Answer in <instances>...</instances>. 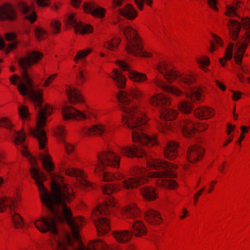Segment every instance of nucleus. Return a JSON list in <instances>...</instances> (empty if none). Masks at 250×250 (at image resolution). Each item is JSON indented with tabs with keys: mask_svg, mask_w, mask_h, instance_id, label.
<instances>
[{
	"mask_svg": "<svg viewBox=\"0 0 250 250\" xmlns=\"http://www.w3.org/2000/svg\"><path fill=\"white\" fill-rule=\"evenodd\" d=\"M150 103L153 105L161 107L160 112L161 117L165 120H172L176 117L177 113L167 106L170 103V101L166 95L158 94L153 96L149 101Z\"/></svg>",
	"mask_w": 250,
	"mask_h": 250,
	"instance_id": "10",
	"label": "nucleus"
},
{
	"mask_svg": "<svg viewBox=\"0 0 250 250\" xmlns=\"http://www.w3.org/2000/svg\"><path fill=\"white\" fill-rule=\"evenodd\" d=\"M113 75L111 77L119 88H123L126 83V78L122 74L116 69L113 71Z\"/></svg>",
	"mask_w": 250,
	"mask_h": 250,
	"instance_id": "31",
	"label": "nucleus"
},
{
	"mask_svg": "<svg viewBox=\"0 0 250 250\" xmlns=\"http://www.w3.org/2000/svg\"><path fill=\"white\" fill-rule=\"evenodd\" d=\"M15 18V11L11 5L6 4L0 7V20L13 21Z\"/></svg>",
	"mask_w": 250,
	"mask_h": 250,
	"instance_id": "20",
	"label": "nucleus"
},
{
	"mask_svg": "<svg viewBox=\"0 0 250 250\" xmlns=\"http://www.w3.org/2000/svg\"><path fill=\"white\" fill-rule=\"evenodd\" d=\"M67 23L73 26L75 32L82 34L92 32V28L89 25H84L81 21H78L73 15H70L67 19Z\"/></svg>",
	"mask_w": 250,
	"mask_h": 250,
	"instance_id": "16",
	"label": "nucleus"
},
{
	"mask_svg": "<svg viewBox=\"0 0 250 250\" xmlns=\"http://www.w3.org/2000/svg\"><path fill=\"white\" fill-rule=\"evenodd\" d=\"M205 189V187L202 188L199 191H198L196 193V196H200L202 194V192L204 191Z\"/></svg>",
	"mask_w": 250,
	"mask_h": 250,
	"instance_id": "60",
	"label": "nucleus"
},
{
	"mask_svg": "<svg viewBox=\"0 0 250 250\" xmlns=\"http://www.w3.org/2000/svg\"><path fill=\"white\" fill-rule=\"evenodd\" d=\"M250 126L249 127H247V126H241L240 128H241V130L242 131V133L241 134H243V133H246L248 132L249 131V129L250 128Z\"/></svg>",
	"mask_w": 250,
	"mask_h": 250,
	"instance_id": "56",
	"label": "nucleus"
},
{
	"mask_svg": "<svg viewBox=\"0 0 250 250\" xmlns=\"http://www.w3.org/2000/svg\"><path fill=\"white\" fill-rule=\"evenodd\" d=\"M198 63L202 66L203 65H208L209 63V59L207 57H205L202 60H197Z\"/></svg>",
	"mask_w": 250,
	"mask_h": 250,
	"instance_id": "44",
	"label": "nucleus"
},
{
	"mask_svg": "<svg viewBox=\"0 0 250 250\" xmlns=\"http://www.w3.org/2000/svg\"><path fill=\"white\" fill-rule=\"evenodd\" d=\"M115 203L112 197H109L104 204L100 206L93 213V220L97 228L98 234L100 236L107 233L110 227L108 219L105 215H108L110 211V208L114 207Z\"/></svg>",
	"mask_w": 250,
	"mask_h": 250,
	"instance_id": "7",
	"label": "nucleus"
},
{
	"mask_svg": "<svg viewBox=\"0 0 250 250\" xmlns=\"http://www.w3.org/2000/svg\"><path fill=\"white\" fill-rule=\"evenodd\" d=\"M19 6L21 11L25 15V19L29 20L31 23H33L36 21V13L32 7L23 2L19 3Z\"/></svg>",
	"mask_w": 250,
	"mask_h": 250,
	"instance_id": "25",
	"label": "nucleus"
},
{
	"mask_svg": "<svg viewBox=\"0 0 250 250\" xmlns=\"http://www.w3.org/2000/svg\"><path fill=\"white\" fill-rule=\"evenodd\" d=\"M64 133V130L62 126H59L57 130V134L61 137H62Z\"/></svg>",
	"mask_w": 250,
	"mask_h": 250,
	"instance_id": "50",
	"label": "nucleus"
},
{
	"mask_svg": "<svg viewBox=\"0 0 250 250\" xmlns=\"http://www.w3.org/2000/svg\"><path fill=\"white\" fill-rule=\"evenodd\" d=\"M48 0H36L38 5L40 6H46L48 5Z\"/></svg>",
	"mask_w": 250,
	"mask_h": 250,
	"instance_id": "48",
	"label": "nucleus"
},
{
	"mask_svg": "<svg viewBox=\"0 0 250 250\" xmlns=\"http://www.w3.org/2000/svg\"><path fill=\"white\" fill-rule=\"evenodd\" d=\"M216 183V181H212L211 182V185H212V186H211V188L208 191V192L209 193H210L212 190H213V185L214 184H215Z\"/></svg>",
	"mask_w": 250,
	"mask_h": 250,
	"instance_id": "63",
	"label": "nucleus"
},
{
	"mask_svg": "<svg viewBox=\"0 0 250 250\" xmlns=\"http://www.w3.org/2000/svg\"><path fill=\"white\" fill-rule=\"evenodd\" d=\"M146 220L153 225L160 224L162 222L160 214L157 211L149 209L145 214Z\"/></svg>",
	"mask_w": 250,
	"mask_h": 250,
	"instance_id": "24",
	"label": "nucleus"
},
{
	"mask_svg": "<svg viewBox=\"0 0 250 250\" xmlns=\"http://www.w3.org/2000/svg\"><path fill=\"white\" fill-rule=\"evenodd\" d=\"M0 124L2 126L4 127L7 129L9 130L12 129L13 126V125L10 123L8 118L6 117H3L0 119Z\"/></svg>",
	"mask_w": 250,
	"mask_h": 250,
	"instance_id": "38",
	"label": "nucleus"
},
{
	"mask_svg": "<svg viewBox=\"0 0 250 250\" xmlns=\"http://www.w3.org/2000/svg\"><path fill=\"white\" fill-rule=\"evenodd\" d=\"M186 94L188 98H190L191 101L194 103L201 101L202 98L201 89L198 87H189Z\"/></svg>",
	"mask_w": 250,
	"mask_h": 250,
	"instance_id": "30",
	"label": "nucleus"
},
{
	"mask_svg": "<svg viewBox=\"0 0 250 250\" xmlns=\"http://www.w3.org/2000/svg\"><path fill=\"white\" fill-rule=\"evenodd\" d=\"M40 159L42 161L43 167L47 172H50L53 170L54 166L49 155L41 154Z\"/></svg>",
	"mask_w": 250,
	"mask_h": 250,
	"instance_id": "33",
	"label": "nucleus"
},
{
	"mask_svg": "<svg viewBox=\"0 0 250 250\" xmlns=\"http://www.w3.org/2000/svg\"><path fill=\"white\" fill-rule=\"evenodd\" d=\"M208 3L212 9L216 10H217V8L215 6L216 0H208Z\"/></svg>",
	"mask_w": 250,
	"mask_h": 250,
	"instance_id": "52",
	"label": "nucleus"
},
{
	"mask_svg": "<svg viewBox=\"0 0 250 250\" xmlns=\"http://www.w3.org/2000/svg\"><path fill=\"white\" fill-rule=\"evenodd\" d=\"M117 63L124 71L128 72V77L132 81L138 83H142L146 80V76L145 74L131 70L130 66L126 62L122 61H118Z\"/></svg>",
	"mask_w": 250,
	"mask_h": 250,
	"instance_id": "14",
	"label": "nucleus"
},
{
	"mask_svg": "<svg viewBox=\"0 0 250 250\" xmlns=\"http://www.w3.org/2000/svg\"><path fill=\"white\" fill-rule=\"evenodd\" d=\"M235 127L234 125H231L230 124L228 125L227 133L229 135L231 131H233Z\"/></svg>",
	"mask_w": 250,
	"mask_h": 250,
	"instance_id": "55",
	"label": "nucleus"
},
{
	"mask_svg": "<svg viewBox=\"0 0 250 250\" xmlns=\"http://www.w3.org/2000/svg\"><path fill=\"white\" fill-rule=\"evenodd\" d=\"M179 125L183 135L186 137H192L196 130L201 132L207 128V125L203 123H199L196 127L194 123L188 116L179 123Z\"/></svg>",
	"mask_w": 250,
	"mask_h": 250,
	"instance_id": "12",
	"label": "nucleus"
},
{
	"mask_svg": "<svg viewBox=\"0 0 250 250\" xmlns=\"http://www.w3.org/2000/svg\"><path fill=\"white\" fill-rule=\"evenodd\" d=\"M98 165L95 169V172L100 171V176L104 181H110L114 180L121 181V184L113 185L107 184L102 186V191L104 194L109 195L114 192L120 190L122 188L126 189H131L141 185L146 181V177L157 178V185L167 188H174L176 187L177 183L172 180L167 178H175L176 173L174 172L177 167L171 163H168L162 160L150 159L147 161V165L157 170L155 172H147L144 168L136 167L134 174L131 177L125 178L121 173L116 175L108 172L103 171L105 167H111L118 168L120 166V157L110 150L104 151L97 154Z\"/></svg>",
	"mask_w": 250,
	"mask_h": 250,
	"instance_id": "2",
	"label": "nucleus"
},
{
	"mask_svg": "<svg viewBox=\"0 0 250 250\" xmlns=\"http://www.w3.org/2000/svg\"><path fill=\"white\" fill-rule=\"evenodd\" d=\"M57 74H55L50 76L48 79L45 81L44 85L47 86L49 85V83L57 77Z\"/></svg>",
	"mask_w": 250,
	"mask_h": 250,
	"instance_id": "45",
	"label": "nucleus"
},
{
	"mask_svg": "<svg viewBox=\"0 0 250 250\" xmlns=\"http://www.w3.org/2000/svg\"><path fill=\"white\" fill-rule=\"evenodd\" d=\"M232 92H233V95H232L233 100L234 101L238 100L240 97L241 93L239 92L234 91H232Z\"/></svg>",
	"mask_w": 250,
	"mask_h": 250,
	"instance_id": "51",
	"label": "nucleus"
},
{
	"mask_svg": "<svg viewBox=\"0 0 250 250\" xmlns=\"http://www.w3.org/2000/svg\"><path fill=\"white\" fill-rule=\"evenodd\" d=\"M188 213V211L186 209H184V214H183V215L181 216L180 217V218L182 219H184L186 217V216L187 215Z\"/></svg>",
	"mask_w": 250,
	"mask_h": 250,
	"instance_id": "62",
	"label": "nucleus"
},
{
	"mask_svg": "<svg viewBox=\"0 0 250 250\" xmlns=\"http://www.w3.org/2000/svg\"><path fill=\"white\" fill-rule=\"evenodd\" d=\"M81 2V0H71V3L73 6L78 7Z\"/></svg>",
	"mask_w": 250,
	"mask_h": 250,
	"instance_id": "54",
	"label": "nucleus"
},
{
	"mask_svg": "<svg viewBox=\"0 0 250 250\" xmlns=\"http://www.w3.org/2000/svg\"><path fill=\"white\" fill-rule=\"evenodd\" d=\"M194 115L199 119H207L212 117L214 113L213 110L208 107H202L195 109L194 111Z\"/></svg>",
	"mask_w": 250,
	"mask_h": 250,
	"instance_id": "27",
	"label": "nucleus"
},
{
	"mask_svg": "<svg viewBox=\"0 0 250 250\" xmlns=\"http://www.w3.org/2000/svg\"><path fill=\"white\" fill-rule=\"evenodd\" d=\"M178 108L180 111L187 114L191 111L193 105L191 102L183 101L179 104Z\"/></svg>",
	"mask_w": 250,
	"mask_h": 250,
	"instance_id": "34",
	"label": "nucleus"
},
{
	"mask_svg": "<svg viewBox=\"0 0 250 250\" xmlns=\"http://www.w3.org/2000/svg\"><path fill=\"white\" fill-rule=\"evenodd\" d=\"M11 133L14 138V143L16 146H21V152L22 155L29 158L30 162L32 166H35L36 161L35 158L28 153L25 146L23 144L25 139V133L20 131H17L15 130H11Z\"/></svg>",
	"mask_w": 250,
	"mask_h": 250,
	"instance_id": "13",
	"label": "nucleus"
},
{
	"mask_svg": "<svg viewBox=\"0 0 250 250\" xmlns=\"http://www.w3.org/2000/svg\"><path fill=\"white\" fill-rule=\"evenodd\" d=\"M7 166V164L4 161L3 156L0 155V169L4 168L5 166Z\"/></svg>",
	"mask_w": 250,
	"mask_h": 250,
	"instance_id": "53",
	"label": "nucleus"
},
{
	"mask_svg": "<svg viewBox=\"0 0 250 250\" xmlns=\"http://www.w3.org/2000/svg\"><path fill=\"white\" fill-rule=\"evenodd\" d=\"M64 145L65 149L68 153H70L73 150L74 146L73 145H70L65 142H64Z\"/></svg>",
	"mask_w": 250,
	"mask_h": 250,
	"instance_id": "46",
	"label": "nucleus"
},
{
	"mask_svg": "<svg viewBox=\"0 0 250 250\" xmlns=\"http://www.w3.org/2000/svg\"><path fill=\"white\" fill-rule=\"evenodd\" d=\"M171 126L170 125L168 124L164 125V124H162L161 125V126H160V130L163 132H166L167 130L170 129Z\"/></svg>",
	"mask_w": 250,
	"mask_h": 250,
	"instance_id": "47",
	"label": "nucleus"
},
{
	"mask_svg": "<svg viewBox=\"0 0 250 250\" xmlns=\"http://www.w3.org/2000/svg\"><path fill=\"white\" fill-rule=\"evenodd\" d=\"M62 113L63 118L65 120L72 119H86L87 118L86 115L83 112L71 106H64L62 109Z\"/></svg>",
	"mask_w": 250,
	"mask_h": 250,
	"instance_id": "15",
	"label": "nucleus"
},
{
	"mask_svg": "<svg viewBox=\"0 0 250 250\" xmlns=\"http://www.w3.org/2000/svg\"><path fill=\"white\" fill-rule=\"evenodd\" d=\"M51 26L54 33H58L60 30L61 23L57 21H54L51 22Z\"/></svg>",
	"mask_w": 250,
	"mask_h": 250,
	"instance_id": "41",
	"label": "nucleus"
},
{
	"mask_svg": "<svg viewBox=\"0 0 250 250\" xmlns=\"http://www.w3.org/2000/svg\"><path fill=\"white\" fill-rule=\"evenodd\" d=\"M140 192L146 200H152L156 198V194L153 188L145 187L140 189Z\"/></svg>",
	"mask_w": 250,
	"mask_h": 250,
	"instance_id": "32",
	"label": "nucleus"
},
{
	"mask_svg": "<svg viewBox=\"0 0 250 250\" xmlns=\"http://www.w3.org/2000/svg\"><path fill=\"white\" fill-rule=\"evenodd\" d=\"M204 149L198 145L189 147L187 152L188 159L190 163H194L200 160L203 156Z\"/></svg>",
	"mask_w": 250,
	"mask_h": 250,
	"instance_id": "17",
	"label": "nucleus"
},
{
	"mask_svg": "<svg viewBox=\"0 0 250 250\" xmlns=\"http://www.w3.org/2000/svg\"><path fill=\"white\" fill-rule=\"evenodd\" d=\"M232 138H229V139L225 142V143L224 144L223 146H226L229 143L231 142L232 141Z\"/></svg>",
	"mask_w": 250,
	"mask_h": 250,
	"instance_id": "64",
	"label": "nucleus"
},
{
	"mask_svg": "<svg viewBox=\"0 0 250 250\" xmlns=\"http://www.w3.org/2000/svg\"><path fill=\"white\" fill-rule=\"evenodd\" d=\"M115 12L130 20H133L137 15L136 10L130 4H126L123 9H117Z\"/></svg>",
	"mask_w": 250,
	"mask_h": 250,
	"instance_id": "23",
	"label": "nucleus"
},
{
	"mask_svg": "<svg viewBox=\"0 0 250 250\" xmlns=\"http://www.w3.org/2000/svg\"><path fill=\"white\" fill-rule=\"evenodd\" d=\"M83 9L85 12L90 13L92 15L100 18H103L104 16L105 10L97 6L93 1L85 2L83 5Z\"/></svg>",
	"mask_w": 250,
	"mask_h": 250,
	"instance_id": "18",
	"label": "nucleus"
},
{
	"mask_svg": "<svg viewBox=\"0 0 250 250\" xmlns=\"http://www.w3.org/2000/svg\"><path fill=\"white\" fill-rule=\"evenodd\" d=\"M245 138V135L243 134H241L240 136V138L238 140V143L239 144L241 143V142L243 141V140L244 139V138Z\"/></svg>",
	"mask_w": 250,
	"mask_h": 250,
	"instance_id": "61",
	"label": "nucleus"
},
{
	"mask_svg": "<svg viewBox=\"0 0 250 250\" xmlns=\"http://www.w3.org/2000/svg\"><path fill=\"white\" fill-rule=\"evenodd\" d=\"M84 71L81 70L77 74V77L81 83H83L85 80V77L84 74Z\"/></svg>",
	"mask_w": 250,
	"mask_h": 250,
	"instance_id": "43",
	"label": "nucleus"
},
{
	"mask_svg": "<svg viewBox=\"0 0 250 250\" xmlns=\"http://www.w3.org/2000/svg\"><path fill=\"white\" fill-rule=\"evenodd\" d=\"M237 76L239 78V79L240 80V81L241 82H244V76L241 73H238L237 74Z\"/></svg>",
	"mask_w": 250,
	"mask_h": 250,
	"instance_id": "59",
	"label": "nucleus"
},
{
	"mask_svg": "<svg viewBox=\"0 0 250 250\" xmlns=\"http://www.w3.org/2000/svg\"><path fill=\"white\" fill-rule=\"evenodd\" d=\"M16 38V34L14 33H8L5 35V39L7 41H12V42L6 46L4 41L2 38H0V49H5V51L8 53L10 51L16 47L18 44V42L15 40Z\"/></svg>",
	"mask_w": 250,
	"mask_h": 250,
	"instance_id": "19",
	"label": "nucleus"
},
{
	"mask_svg": "<svg viewBox=\"0 0 250 250\" xmlns=\"http://www.w3.org/2000/svg\"><path fill=\"white\" fill-rule=\"evenodd\" d=\"M143 95V93L136 88H131L127 91L120 90L117 95L121 104L120 108L124 112L123 122L132 129L133 141L138 142L142 146L135 145L133 147L128 146L120 147L121 153L129 157H146V150L142 146H149L157 143L155 137H150L142 132L146 119L143 112L135 105L133 100L139 101Z\"/></svg>",
	"mask_w": 250,
	"mask_h": 250,
	"instance_id": "3",
	"label": "nucleus"
},
{
	"mask_svg": "<svg viewBox=\"0 0 250 250\" xmlns=\"http://www.w3.org/2000/svg\"><path fill=\"white\" fill-rule=\"evenodd\" d=\"M178 144L175 142H168L164 150L166 157L169 160H173L177 157V148Z\"/></svg>",
	"mask_w": 250,
	"mask_h": 250,
	"instance_id": "26",
	"label": "nucleus"
},
{
	"mask_svg": "<svg viewBox=\"0 0 250 250\" xmlns=\"http://www.w3.org/2000/svg\"><path fill=\"white\" fill-rule=\"evenodd\" d=\"M109 130L105 126L100 125H94L90 127L85 128L83 129V132L85 134L91 135L93 134L101 135L103 133H106L109 132Z\"/></svg>",
	"mask_w": 250,
	"mask_h": 250,
	"instance_id": "28",
	"label": "nucleus"
},
{
	"mask_svg": "<svg viewBox=\"0 0 250 250\" xmlns=\"http://www.w3.org/2000/svg\"><path fill=\"white\" fill-rule=\"evenodd\" d=\"M236 8L237 7L234 6H228L226 14L229 16H233L236 15Z\"/></svg>",
	"mask_w": 250,
	"mask_h": 250,
	"instance_id": "40",
	"label": "nucleus"
},
{
	"mask_svg": "<svg viewBox=\"0 0 250 250\" xmlns=\"http://www.w3.org/2000/svg\"><path fill=\"white\" fill-rule=\"evenodd\" d=\"M156 67L158 71L163 74L164 78L169 83L176 79H178L182 84H184L189 86L194 82V78L191 75L180 73L174 70L170 64L167 62H159Z\"/></svg>",
	"mask_w": 250,
	"mask_h": 250,
	"instance_id": "9",
	"label": "nucleus"
},
{
	"mask_svg": "<svg viewBox=\"0 0 250 250\" xmlns=\"http://www.w3.org/2000/svg\"><path fill=\"white\" fill-rule=\"evenodd\" d=\"M35 34L39 40H42L45 38L47 32L41 28H36L35 30Z\"/></svg>",
	"mask_w": 250,
	"mask_h": 250,
	"instance_id": "37",
	"label": "nucleus"
},
{
	"mask_svg": "<svg viewBox=\"0 0 250 250\" xmlns=\"http://www.w3.org/2000/svg\"><path fill=\"white\" fill-rule=\"evenodd\" d=\"M210 47L209 48V51H210V52H212L213 51H214L215 50L216 46H215V44H214V43L212 41L210 42Z\"/></svg>",
	"mask_w": 250,
	"mask_h": 250,
	"instance_id": "58",
	"label": "nucleus"
},
{
	"mask_svg": "<svg viewBox=\"0 0 250 250\" xmlns=\"http://www.w3.org/2000/svg\"><path fill=\"white\" fill-rule=\"evenodd\" d=\"M243 28L245 30V35L238 40L239 32L241 28V24L235 20H230L229 24V28L231 37L233 40L236 41L235 43L230 42L226 49L225 56L223 58L220 59L219 62L223 66L225 64L224 60H230L232 57V50H236L234 54V59L236 62L240 64L244 53L248 46V43L250 42V19L246 18L242 20Z\"/></svg>",
	"mask_w": 250,
	"mask_h": 250,
	"instance_id": "5",
	"label": "nucleus"
},
{
	"mask_svg": "<svg viewBox=\"0 0 250 250\" xmlns=\"http://www.w3.org/2000/svg\"><path fill=\"white\" fill-rule=\"evenodd\" d=\"M19 112L22 119H26L29 115L27 108L24 105L19 107Z\"/></svg>",
	"mask_w": 250,
	"mask_h": 250,
	"instance_id": "39",
	"label": "nucleus"
},
{
	"mask_svg": "<svg viewBox=\"0 0 250 250\" xmlns=\"http://www.w3.org/2000/svg\"><path fill=\"white\" fill-rule=\"evenodd\" d=\"M66 92L69 101L71 104L83 102V99L77 89L68 86Z\"/></svg>",
	"mask_w": 250,
	"mask_h": 250,
	"instance_id": "29",
	"label": "nucleus"
},
{
	"mask_svg": "<svg viewBox=\"0 0 250 250\" xmlns=\"http://www.w3.org/2000/svg\"><path fill=\"white\" fill-rule=\"evenodd\" d=\"M212 37L214 38V42L222 46L223 45V42L222 40L218 36L214 34H211Z\"/></svg>",
	"mask_w": 250,
	"mask_h": 250,
	"instance_id": "49",
	"label": "nucleus"
},
{
	"mask_svg": "<svg viewBox=\"0 0 250 250\" xmlns=\"http://www.w3.org/2000/svg\"><path fill=\"white\" fill-rule=\"evenodd\" d=\"M134 0L135 1V3L138 5L139 8L140 10H142L143 8V2L144 1H145L148 5H150L151 3V0Z\"/></svg>",
	"mask_w": 250,
	"mask_h": 250,
	"instance_id": "42",
	"label": "nucleus"
},
{
	"mask_svg": "<svg viewBox=\"0 0 250 250\" xmlns=\"http://www.w3.org/2000/svg\"><path fill=\"white\" fill-rule=\"evenodd\" d=\"M91 52L90 48H87L85 50H82L78 52L77 55L74 58V61L77 62L79 59H82L85 57L88 54Z\"/></svg>",
	"mask_w": 250,
	"mask_h": 250,
	"instance_id": "36",
	"label": "nucleus"
},
{
	"mask_svg": "<svg viewBox=\"0 0 250 250\" xmlns=\"http://www.w3.org/2000/svg\"><path fill=\"white\" fill-rule=\"evenodd\" d=\"M216 83L218 85V86L222 90H225L226 89V86L221 83L219 82L218 81H216Z\"/></svg>",
	"mask_w": 250,
	"mask_h": 250,
	"instance_id": "57",
	"label": "nucleus"
},
{
	"mask_svg": "<svg viewBox=\"0 0 250 250\" xmlns=\"http://www.w3.org/2000/svg\"><path fill=\"white\" fill-rule=\"evenodd\" d=\"M153 82L156 86L161 88L166 92L171 93L177 97L181 96L184 94V93L177 87L166 84L162 80L158 78H155Z\"/></svg>",
	"mask_w": 250,
	"mask_h": 250,
	"instance_id": "21",
	"label": "nucleus"
},
{
	"mask_svg": "<svg viewBox=\"0 0 250 250\" xmlns=\"http://www.w3.org/2000/svg\"><path fill=\"white\" fill-rule=\"evenodd\" d=\"M43 56V54L37 51H32L27 53V55L18 59V63L22 69V80L20 77L14 74L12 75L10 81L12 84L15 85L17 82L20 83L17 88L20 93L22 96L27 95L31 101L34 104L35 108L38 110V121L37 126L35 129L29 128V132L38 140L40 149L44 148L47 142L45 131L42 127L45 124L46 117L52 113V108L47 104L42 106V92L33 88L31 80L27 73L28 67L33 64L37 63Z\"/></svg>",
	"mask_w": 250,
	"mask_h": 250,
	"instance_id": "4",
	"label": "nucleus"
},
{
	"mask_svg": "<svg viewBox=\"0 0 250 250\" xmlns=\"http://www.w3.org/2000/svg\"><path fill=\"white\" fill-rule=\"evenodd\" d=\"M65 174L69 176L80 177V184L82 187L86 188L91 186L90 183L84 179L83 172L77 168H69L65 169Z\"/></svg>",
	"mask_w": 250,
	"mask_h": 250,
	"instance_id": "22",
	"label": "nucleus"
},
{
	"mask_svg": "<svg viewBox=\"0 0 250 250\" xmlns=\"http://www.w3.org/2000/svg\"><path fill=\"white\" fill-rule=\"evenodd\" d=\"M17 202L8 197H2L0 199V212H3L6 208H9L11 211V217L13 223L16 228L23 226L24 222L22 218L18 213L13 211L15 208V203Z\"/></svg>",
	"mask_w": 250,
	"mask_h": 250,
	"instance_id": "11",
	"label": "nucleus"
},
{
	"mask_svg": "<svg viewBox=\"0 0 250 250\" xmlns=\"http://www.w3.org/2000/svg\"><path fill=\"white\" fill-rule=\"evenodd\" d=\"M121 42V39L120 38H114L111 41H108L105 42L104 43V47L113 51L116 48Z\"/></svg>",
	"mask_w": 250,
	"mask_h": 250,
	"instance_id": "35",
	"label": "nucleus"
},
{
	"mask_svg": "<svg viewBox=\"0 0 250 250\" xmlns=\"http://www.w3.org/2000/svg\"><path fill=\"white\" fill-rule=\"evenodd\" d=\"M125 215L129 219L136 220L132 222V232L128 230L116 231L113 233L114 237L120 243H125L131 240L132 233L136 236H141L145 234L146 229L143 223L140 220H137L140 216V212L138 208L134 205L126 208Z\"/></svg>",
	"mask_w": 250,
	"mask_h": 250,
	"instance_id": "6",
	"label": "nucleus"
},
{
	"mask_svg": "<svg viewBox=\"0 0 250 250\" xmlns=\"http://www.w3.org/2000/svg\"><path fill=\"white\" fill-rule=\"evenodd\" d=\"M121 30L126 38L125 49L130 54L137 57H149L151 54L143 49L140 38L135 30L130 26L122 27Z\"/></svg>",
	"mask_w": 250,
	"mask_h": 250,
	"instance_id": "8",
	"label": "nucleus"
},
{
	"mask_svg": "<svg viewBox=\"0 0 250 250\" xmlns=\"http://www.w3.org/2000/svg\"><path fill=\"white\" fill-rule=\"evenodd\" d=\"M32 178L35 180L40 193L42 203L49 211L47 217H41L35 222V225L42 232L50 231L53 234H58L56 222L65 221L70 227L73 238L78 241V246H73V239L70 234L65 232L63 238L55 240L53 248L55 250H106L108 246L101 240H97L90 247L86 248L80 242L79 228L83 219L74 218L67 203L74 198L75 193L71 185L65 183L62 177L51 173L52 179L51 191L49 193L43 184L46 178L44 174L35 167L30 169Z\"/></svg>",
	"mask_w": 250,
	"mask_h": 250,
	"instance_id": "1",
	"label": "nucleus"
}]
</instances>
